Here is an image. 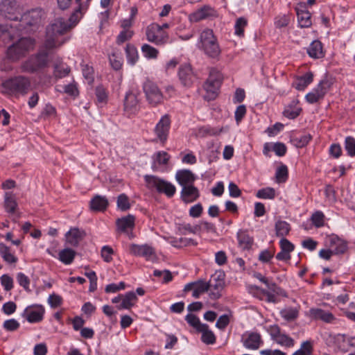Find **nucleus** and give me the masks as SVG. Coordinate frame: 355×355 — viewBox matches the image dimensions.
I'll use <instances>...</instances> for the list:
<instances>
[{"label": "nucleus", "mask_w": 355, "mask_h": 355, "mask_svg": "<svg viewBox=\"0 0 355 355\" xmlns=\"http://www.w3.org/2000/svg\"><path fill=\"white\" fill-rule=\"evenodd\" d=\"M70 30L71 26L67 19L62 17L55 19L46 28L44 47L46 50L60 47L68 40L64 35Z\"/></svg>", "instance_id": "f257e3e1"}, {"label": "nucleus", "mask_w": 355, "mask_h": 355, "mask_svg": "<svg viewBox=\"0 0 355 355\" xmlns=\"http://www.w3.org/2000/svg\"><path fill=\"white\" fill-rule=\"evenodd\" d=\"M31 89V79L24 76L10 78L4 80L1 85V92L9 96H25Z\"/></svg>", "instance_id": "f03ea898"}, {"label": "nucleus", "mask_w": 355, "mask_h": 355, "mask_svg": "<svg viewBox=\"0 0 355 355\" xmlns=\"http://www.w3.org/2000/svg\"><path fill=\"white\" fill-rule=\"evenodd\" d=\"M197 45L207 56L211 58H217L221 53L217 37L210 28H205L200 33Z\"/></svg>", "instance_id": "7ed1b4c3"}, {"label": "nucleus", "mask_w": 355, "mask_h": 355, "mask_svg": "<svg viewBox=\"0 0 355 355\" xmlns=\"http://www.w3.org/2000/svg\"><path fill=\"white\" fill-rule=\"evenodd\" d=\"M34 46V40L30 37H21L8 48L7 56L10 60L17 61L33 50Z\"/></svg>", "instance_id": "20e7f679"}, {"label": "nucleus", "mask_w": 355, "mask_h": 355, "mask_svg": "<svg viewBox=\"0 0 355 355\" xmlns=\"http://www.w3.org/2000/svg\"><path fill=\"white\" fill-rule=\"evenodd\" d=\"M43 49L22 63L21 68L23 71L33 73L46 67L50 58V50H46L44 46Z\"/></svg>", "instance_id": "39448f33"}, {"label": "nucleus", "mask_w": 355, "mask_h": 355, "mask_svg": "<svg viewBox=\"0 0 355 355\" xmlns=\"http://www.w3.org/2000/svg\"><path fill=\"white\" fill-rule=\"evenodd\" d=\"M44 12L39 8L33 9L22 15H21L19 23L15 26V28L19 31L31 32L34 30V27L40 24Z\"/></svg>", "instance_id": "423d86ee"}, {"label": "nucleus", "mask_w": 355, "mask_h": 355, "mask_svg": "<svg viewBox=\"0 0 355 355\" xmlns=\"http://www.w3.org/2000/svg\"><path fill=\"white\" fill-rule=\"evenodd\" d=\"M144 179L148 187L155 189L157 192L164 193L168 198L173 197L176 192L173 184L157 176L146 175Z\"/></svg>", "instance_id": "0eeeda50"}, {"label": "nucleus", "mask_w": 355, "mask_h": 355, "mask_svg": "<svg viewBox=\"0 0 355 355\" xmlns=\"http://www.w3.org/2000/svg\"><path fill=\"white\" fill-rule=\"evenodd\" d=\"M142 87L146 98L151 106L155 107L163 103L164 95L156 83L146 79Z\"/></svg>", "instance_id": "6e6552de"}, {"label": "nucleus", "mask_w": 355, "mask_h": 355, "mask_svg": "<svg viewBox=\"0 0 355 355\" xmlns=\"http://www.w3.org/2000/svg\"><path fill=\"white\" fill-rule=\"evenodd\" d=\"M267 332L272 340L286 348H292L295 346V341L288 334L283 333L277 324H272L268 327Z\"/></svg>", "instance_id": "1a4fd4ad"}, {"label": "nucleus", "mask_w": 355, "mask_h": 355, "mask_svg": "<svg viewBox=\"0 0 355 355\" xmlns=\"http://www.w3.org/2000/svg\"><path fill=\"white\" fill-rule=\"evenodd\" d=\"M146 36L148 42L157 46L166 44L169 39L168 33L162 31L159 25L155 23L146 28Z\"/></svg>", "instance_id": "9d476101"}, {"label": "nucleus", "mask_w": 355, "mask_h": 355, "mask_svg": "<svg viewBox=\"0 0 355 355\" xmlns=\"http://www.w3.org/2000/svg\"><path fill=\"white\" fill-rule=\"evenodd\" d=\"M0 14L10 20H17L21 8L16 0H2L0 2Z\"/></svg>", "instance_id": "9b49d317"}, {"label": "nucleus", "mask_w": 355, "mask_h": 355, "mask_svg": "<svg viewBox=\"0 0 355 355\" xmlns=\"http://www.w3.org/2000/svg\"><path fill=\"white\" fill-rule=\"evenodd\" d=\"M331 87V83L324 78L320 81L315 87L306 94L305 99L309 104H313L322 100Z\"/></svg>", "instance_id": "f8f14e48"}, {"label": "nucleus", "mask_w": 355, "mask_h": 355, "mask_svg": "<svg viewBox=\"0 0 355 355\" xmlns=\"http://www.w3.org/2000/svg\"><path fill=\"white\" fill-rule=\"evenodd\" d=\"M222 81L221 74L216 70L210 71L209 78L204 84V89L207 93L209 99H214Z\"/></svg>", "instance_id": "ddd939ff"}, {"label": "nucleus", "mask_w": 355, "mask_h": 355, "mask_svg": "<svg viewBox=\"0 0 355 355\" xmlns=\"http://www.w3.org/2000/svg\"><path fill=\"white\" fill-rule=\"evenodd\" d=\"M241 342L243 347L249 350H257L263 345L260 333L252 331L244 332L241 336Z\"/></svg>", "instance_id": "4468645a"}, {"label": "nucleus", "mask_w": 355, "mask_h": 355, "mask_svg": "<svg viewBox=\"0 0 355 355\" xmlns=\"http://www.w3.org/2000/svg\"><path fill=\"white\" fill-rule=\"evenodd\" d=\"M129 251L131 254L137 257H142L146 261L155 262L157 259L155 249L148 244H130L129 246Z\"/></svg>", "instance_id": "2eb2a0df"}, {"label": "nucleus", "mask_w": 355, "mask_h": 355, "mask_svg": "<svg viewBox=\"0 0 355 355\" xmlns=\"http://www.w3.org/2000/svg\"><path fill=\"white\" fill-rule=\"evenodd\" d=\"M45 313V309L41 304H31L28 306L21 313L22 318L29 323H38L42 321Z\"/></svg>", "instance_id": "dca6fc26"}, {"label": "nucleus", "mask_w": 355, "mask_h": 355, "mask_svg": "<svg viewBox=\"0 0 355 355\" xmlns=\"http://www.w3.org/2000/svg\"><path fill=\"white\" fill-rule=\"evenodd\" d=\"M225 275L222 272L215 273L211 276L208 283L209 289V297L216 300L221 296V292L225 286Z\"/></svg>", "instance_id": "f3484780"}, {"label": "nucleus", "mask_w": 355, "mask_h": 355, "mask_svg": "<svg viewBox=\"0 0 355 355\" xmlns=\"http://www.w3.org/2000/svg\"><path fill=\"white\" fill-rule=\"evenodd\" d=\"M325 246L332 250L334 254H343L348 250L347 242L336 234H331L325 238Z\"/></svg>", "instance_id": "a211bd4d"}, {"label": "nucleus", "mask_w": 355, "mask_h": 355, "mask_svg": "<svg viewBox=\"0 0 355 355\" xmlns=\"http://www.w3.org/2000/svg\"><path fill=\"white\" fill-rule=\"evenodd\" d=\"M171 123V116L168 114H164L160 118L154 128V132L157 138L162 143L167 140Z\"/></svg>", "instance_id": "6ab92c4d"}, {"label": "nucleus", "mask_w": 355, "mask_h": 355, "mask_svg": "<svg viewBox=\"0 0 355 355\" xmlns=\"http://www.w3.org/2000/svg\"><path fill=\"white\" fill-rule=\"evenodd\" d=\"M123 110L128 116L135 114L139 110V101L137 95L132 92L126 93L123 103Z\"/></svg>", "instance_id": "aec40b11"}, {"label": "nucleus", "mask_w": 355, "mask_h": 355, "mask_svg": "<svg viewBox=\"0 0 355 355\" xmlns=\"http://www.w3.org/2000/svg\"><path fill=\"white\" fill-rule=\"evenodd\" d=\"M184 291H191L192 296L194 298H199L201 295L206 292L209 294L208 283L204 280H198L186 284Z\"/></svg>", "instance_id": "412c9836"}, {"label": "nucleus", "mask_w": 355, "mask_h": 355, "mask_svg": "<svg viewBox=\"0 0 355 355\" xmlns=\"http://www.w3.org/2000/svg\"><path fill=\"white\" fill-rule=\"evenodd\" d=\"M299 26L302 28L310 27L312 24L311 13L306 10L304 3H300L295 7Z\"/></svg>", "instance_id": "4be33fe9"}, {"label": "nucleus", "mask_w": 355, "mask_h": 355, "mask_svg": "<svg viewBox=\"0 0 355 355\" xmlns=\"http://www.w3.org/2000/svg\"><path fill=\"white\" fill-rule=\"evenodd\" d=\"M307 315L312 320H320L326 323H331L336 320L332 313L321 308L311 309Z\"/></svg>", "instance_id": "5701e85b"}, {"label": "nucleus", "mask_w": 355, "mask_h": 355, "mask_svg": "<svg viewBox=\"0 0 355 355\" xmlns=\"http://www.w3.org/2000/svg\"><path fill=\"white\" fill-rule=\"evenodd\" d=\"M179 79L182 85L190 87L195 80V76L190 64H184L180 66L178 71Z\"/></svg>", "instance_id": "b1692460"}, {"label": "nucleus", "mask_w": 355, "mask_h": 355, "mask_svg": "<svg viewBox=\"0 0 355 355\" xmlns=\"http://www.w3.org/2000/svg\"><path fill=\"white\" fill-rule=\"evenodd\" d=\"M181 198L185 203H191L196 201L200 196V192L193 184H190L182 188Z\"/></svg>", "instance_id": "393cba45"}, {"label": "nucleus", "mask_w": 355, "mask_h": 355, "mask_svg": "<svg viewBox=\"0 0 355 355\" xmlns=\"http://www.w3.org/2000/svg\"><path fill=\"white\" fill-rule=\"evenodd\" d=\"M175 180L182 188L190 184H193L196 177L190 170L183 169L176 172Z\"/></svg>", "instance_id": "a878e982"}, {"label": "nucleus", "mask_w": 355, "mask_h": 355, "mask_svg": "<svg viewBox=\"0 0 355 355\" xmlns=\"http://www.w3.org/2000/svg\"><path fill=\"white\" fill-rule=\"evenodd\" d=\"M86 234L84 230L77 227L71 228L65 234L67 242L72 246H77Z\"/></svg>", "instance_id": "bb28decb"}, {"label": "nucleus", "mask_w": 355, "mask_h": 355, "mask_svg": "<svg viewBox=\"0 0 355 355\" xmlns=\"http://www.w3.org/2000/svg\"><path fill=\"white\" fill-rule=\"evenodd\" d=\"M214 10L209 6H204L193 12L189 16V20L191 23H196L214 15Z\"/></svg>", "instance_id": "cd10ccee"}, {"label": "nucleus", "mask_w": 355, "mask_h": 355, "mask_svg": "<svg viewBox=\"0 0 355 355\" xmlns=\"http://www.w3.org/2000/svg\"><path fill=\"white\" fill-rule=\"evenodd\" d=\"M135 218L132 215L119 218L116 221L117 227L121 232H128L135 227Z\"/></svg>", "instance_id": "c85d7f7f"}, {"label": "nucleus", "mask_w": 355, "mask_h": 355, "mask_svg": "<svg viewBox=\"0 0 355 355\" xmlns=\"http://www.w3.org/2000/svg\"><path fill=\"white\" fill-rule=\"evenodd\" d=\"M307 53L313 58H322L324 53L321 42L319 40L313 41L307 49Z\"/></svg>", "instance_id": "c756f323"}, {"label": "nucleus", "mask_w": 355, "mask_h": 355, "mask_svg": "<svg viewBox=\"0 0 355 355\" xmlns=\"http://www.w3.org/2000/svg\"><path fill=\"white\" fill-rule=\"evenodd\" d=\"M299 101L297 100H293L291 103L285 108L284 111V115L291 119H294L297 117L302 109L298 106Z\"/></svg>", "instance_id": "7c9ffc66"}, {"label": "nucleus", "mask_w": 355, "mask_h": 355, "mask_svg": "<svg viewBox=\"0 0 355 355\" xmlns=\"http://www.w3.org/2000/svg\"><path fill=\"white\" fill-rule=\"evenodd\" d=\"M313 80V75L311 72H307L304 75L296 78L294 86L296 89L304 90Z\"/></svg>", "instance_id": "2f4dec72"}, {"label": "nucleus", "mask_w": 355, "mask_h": 355, "mask_svg": "<svg viewBox=\"0 0 355 355\" xmlns=\"http://www.w3.org/2000/svg\"><path fill=\"white\" fill-rule=\"evenodd\" d=\"M279 314L284 320L293 322L299 316V308L286 306L280 311Z\"/></svg>", "instance_id": "473e14b6"}, {"label": "nucleus", "mask_w": 355, "mask_h": 355, "mask_svg": "<svg viewBox=\"0 0 355 355\" xmlns=\"http://www.w3.org/2000/svg\"><path fill=\"white\" fill-rule=\"evenodd\" d=\"M137 301L136 294L131 291L122 295L121 304L119 306V309H129L133 306Z\"/></svg>", "instance_id": "72a5a7b5"}, {"label": "nucleus", "mask_w": 355, "mask_h": 355, "mask_svg": "<svg viewBox=\"0 0 355 355\" xmlns=\"http://www.w3.org/2000/svg\"><path fill=\"white\" fill-rule=\"evenodd\" d=\"M107 205V198L101 196H95L90 202V207L94 211H104Z\"/></svg>", "instance_id": "f704fd0d"}, {"label": "nucleus", "mask_w": 355, "mask_h": 355, "mask_svg": "<svg viewBox=\"0 0 355 355\" xmlns=\"http://www.w3.org/2000/svg\"><path fill=\"white\" fill-rule=\"evenodd\" d=\"M237 239L239 246L243 250L250 249L253 243V239L245 231L237 233Z\"/></svg>", "instance_id": "c9c22d12"}, {"label": "nucleus", "mask_w": 355, "mask_h": 355, "mask_svg": "<svg viewBox=\"0 0 355 355\" xmlns=\"http://www.w3.org/2000/svg\"><path fill=\"white\" fill-rule=\"evenodd\" d=\"M4 207L6 211L10 214H14L17 207L15 196L10 192H6L4 196Z\"/></svg>", "instance_id": "e433bc0d"}, {"label": "nucleus", "mask_w": 355, "mask_h": 355, "mask_svg": "<svg viewBox=\"0 0 355 355\" xmlns=\"http://www.w3.org/2000/svg\"><path fill=\"white\" fill-rule=\"evenodd\" d=\"M0 254L3 259L8 263H15L17 258L12 252L10 248L3 243H0Z\"/></svg>", "instance_id": "4c0bfd02"}, {"label": "nucleus", "mask_w": 355, "mask_h": 355, "mask_svg": "<svg viewBox=\"0 0 355 355\" xmlns=\"http://www.w3.org/2000/svg\"><path fill=\"white\" fill-rule=\"evenodd\" d=\"M87 9V8H80V4H78V7L75 9L67 21L69 26H71V29L76 26Z\"/></svg>", "instance_id": "58836bf2"}, {"label": "nucleus", "mask_w": 355, "mask_h": 355, "mask_svg": "<svg viewBox=\"0 0 355 355\" xmlns=\"http://www.w3.org/2000/svg\"><path fill=\"white\" fill-rule=\"evenodd\" d=\"M153 168H157L161 165H166L171 156L164 151H159L155 153L153 157Z\"/></svg>", "instance_id": "ea45409f"}, {"label": "nucleus", "mask_w": 355, "mask_h": 355, "mask_svg": "<svg viewBox=\"0 0 355 355\" xmlns=\"http://www.w3.org/2000/svg\"><path fill=\"white\" fill-rule=\"evenodd\" d=\"M59 260L65 265L71 264L76 256V252L70 248H65L59 252Z\"/></svg>", "instance_id": "a19ab883"}, {"label": "nucleus", "mask_w": 355, "mask_h": 355, "mask_svg": "<svg viewBox=\"0 0 355 355\" xmlns=\"http://www.w3.org/2000/svg\"><path fill=\"white\" fill-rule=\"evenodd\" d=\"M201 327L202 328L198 331L202 333V341L207 345L214 344L216 341V336L214 333L209 329L207 324H205Z\"/></svg>", "instance_id": "79ce46f5"}, {"label": "nucleus", "mask_w": 355, "mask_h": 355, "mask_svg": "<svg viewBox=\"0 0 355 355\" xmlns=\"http://www.w3.org/2000/svg\"><path fill=\"white\" fill-rule=\"evenodd\" d=\"M313 352V344L311 340L303 341L300 349L296 350L292 355H312Z\"/></svg>", "instance_id": "37998d69"}, {"label": "nucleus", "mask_w": 355, "mask_h": 355, "mask_svg": "<svg viewBox=\"0 0 355 355\" xmlns=\"http://www.w3.org/2000/svg\"><path fill=\"white\" fill-rule=\"evenodd\" d=\"M125 54L128 62L134 65L138 60L139 55L136 47L130 44H128L125 47Z\"/></svg>", "instance_id": "c03bdc74"}, {"label": "nucleus", "mask_w": 355, "mask_h": 355, "mask_svg": "<svg viewBox=\"0 0 355 355\" xmlns=\"http://www.w3.org/2000/svg\"><path fill=\"white\" fill-rule=\"evenodd\" d=\"M276 235L279 237H284L288 234L291 226L288 223L284 220H278L275 223Z\"/></svg>", "instance_id": "a18cd8bd"}, {"label": "nucleus", "mask_w": 355, "mask_h": 355, "mask_svg": "<svg viewBox=\"0 0 355 355\" xmlns=\"http://www.w3.org/2000/svg\"><path fill=\"white\" fill-rule=\"evenodd\" d=\"M141 50L144 56L148 59H155L159 54V51L157 49L148 44H143Z\"/></svg>", "instance_id": "49530a36"}, {"label": "nucleus", "mask_w": 355, "mask_h": 355, "mask_svg": "<svg viewBox=\"0 0 355 355\" xmlns=\"http://www.w3.org/2000/svg\"><path fill=\"white\" fill-rule=\"evenodd\" d=\"M276 196L275 190L271 187L259 189L256 196L261 199H274Z\"/></svg>", "instance_id": "de8ad7c7"}, {"label": "nucleus", "mask_w": 355, "mask_h": 355, "mask_svg": "<svg viewBox=\"0 0 355 355\" xmlns=\"http://www.w3.org/2000/svg\"><path fill=\"white\" fill-rule=\"evenodd\" d=\"M110 62L112 68L115 70L121 69L123 63V58L120 53H113L109 57Z\"/></svg>", "instance_id": "09e8293b"}, {"label": "nucleus", "mask_w": 355, "mask_h": 355, "mask_svg": "<svg viewBox=\"0 0 355 355\" xmlns=\"http://www.w3.org/2000/svg\"><path fill=\"white\" fill-rule=\"evenodd\" d=\"M311 139V136L309 134H305L300 137H294L293 142L297 148H302L307 145Z\"/></svg>", "instance_id": "8fccbe9b"}, {"label": "nucleus", "mask_w": 355, "mask_h": 355, "mask_svg": "<svg viewBox=\"0 0 355 355\" xmlns=\"http://www.w3.org/2000/svg\"><path fill=\"white\" fill-rule=\"evenodd\" d=\"M345 149L349 156H355V139L354 137L349 136L345 138Z\"/></svg>", "instance_id": "3c124183"}, {"label": "nucleus", "mask_w": 355, "mask_h": 355, "mask_svg": "<svg viewBox=\"0 0 355 355\" xmlns=\"http://www.w3.org/2000/svg\"><path fill=\"white\" fill-rule=\"evenodd\" d=\"M247 24V20L245 18L240 17L237 19L234 25L235 34L239 37L243 36L244 29Z\"/></svg>", "instance_id": "603ef678"}, {"label": "nucleus", "mask_w": 355, "mask_h": 355, "mask_svg": "<svg viewBox=\"0 0 355 355\" xmlns=\"http://www.w3.org/2000/svg\"><path fill=\"white\" fill-rule=\"evenodd\" d=\"M185 320L187 322L198 331L202 328L201 326H204L205 324L200 322V319L194 314L189 313L186 315Z\"/></svg>", "instance_id": "864d4df0"}, {"label": "nucleus", "mask_w": 355, "mask_h": 355, "mask_svg": "<svg viewBox=\"0 0 355 355\" xmlns=\"http://www.w3.org/2000/svg\"><path fill=\"white\" fill-rule=\"evenodd\" d=\"M276 180L278 183L286 182L288 178V168L285 165L279 166L275 173Z\"/></svg>", "instance_id": "5fc2aeb1"}, {"label": "nucleus", "mask_w": 355, "mask_h": 355, "mask_svg": "<svg viewBox=\"0 0 355 355\" xmlns=\"http://www.w3.org/2000/svg\"><path fill=\"white\" fill-rule=\"evenodd\" d=\"M290 22V16L288 15H279L275 19V25L277 28H282L288 25Z\"/></svg>", "instance_id": "6e6d98bb"}, {"label": "nucleus", "mask_w": 355, "mask_h": 355, "mask_svg": "<svg viewBox=\"0 0 355 355\" xmlns=\"http://www.w3.org/2000/svg\"><path fill=\"white\" fill-rule=\"evenodd\" d=\"M311 221L316 227H322L324 224V214L320 211H315L311 216Z\"/></svg>", "instance_id": "4d7b16f0"}, {"label": "nucleus", "mask_w": 355, "mask_h": 355, "mask_svg": "<svg viewBox=\"0 0 355 355\" xmlns=\"http://www.w3.org/2000/svg\"><path fill=\"white\" fill-rule=\"evenodd\" d=\"M117 207L119 209L122 211H125L130 209V205L129 202V199L125 194L122 193L118 196Z\"/></svg>", "instance_id": "13d9d810"}, {"label": "nucleus", "mask_w": 355, "mask_h": 355, "mask_svg": "<svg viewBox=\"0 0 355 355\" xmlns=\"http://www.w3.org/2000/svg\"><path fill=\"white\" fill-rule=\"evenodd\" d=\"M133 35V31L130 29H123L122 31L120 32L116 38V42L119 44H123L125 42L131 39Z\"/></svg>", "instance_id": "bf43d9fd"}, {"label": "nucleus", "mask_w": 355, "mask_h": 355, "mask_svg": "<svg viewBox=\"0 0 355 355\" xmlns=\"http://www.w3.org/2000/svg\"><path fill=\"white\" fill-rule=\"evenodd\" d=\"M113 254L114 250L109 245H104L101 248V257L107 263H110L112 260Z\"/></svg>", "instance_id": "052dcab7"}, {"label": "nucleus", "mask_w": 355, "mask_h": 355, "mask_svg": "<svg viewBox=\"0 0 355 355\" xmlns=\"http://www.w3.org/2000/svg\"><path fill=\"white\" fill-rule=\"evenodd\" d=\"M63 92L69 96L76 97L78 95V89L75 83L65 85L62 87Z\"/></svg>", "instance_id": "680f3d73"}, {"label": "nucleus", "mask_w": 355, "mask_h": 355, "mask_svg": "<svg viewBox=\"0 0 355 355\" xmlns=\"http://www.w3.org/2000/svg\"><path fill=\"white\" fill-rule=\"evenodd\" d=\"M69 69L65 65H56L54 69V75L55 77L61 78L68 75Z\"/></svg>", "instance_id": "e2e57ef3"}, {"label": "nucleus", "mask_w": 355, "mask_h": 355, "mask_svg": "<svg viewBox=\"0 0 355 355\" xmlns=\"http://www.w3.org/2000/svg\"><path fill=\"white\" fill-rule=\"evenodd\" d=\"M153 275L157 277H162L163 279V282H168L172 279V275L169 270H155L153 271Z\"/></svg>", "instance_id": "0e129e2a"}, {"label": "nucleus", "mask_w": 355, "mask_h": 355, "mask_svg": "<svg viewBox=\"0 0 355 355\" xmlns=\"http://www.w3.org/2000/svg\"><path fill=\"white\" fill-rule=\"evenodd\" d=\"M17 280L19 284L22 286L25 290H29L30 280L28 277L22 272H19L17 275Z\"/></svg>", "instance_id": "69168bd1"}, {"label": "nucleus", "mask_w": 355, "mask_h": 355, "mask_svg": "<svg viewBox=\"0 0 355 355\" xmlns=\"http://www.w3.org/2000/svg\"><path fill=\"white\" fill-rule=\"evenodd\" d=\"M1 284L3 286L4 289L7 291H10L13 287L12 279L7 275H3L0 278Z\"/></svg>", "instance_id": "338daca9"}, {"label": "nucleus", "mask_w": 355, "mask_h": 355, "mask_svg": "<svg viewBox=\"0 0 355 355\" xmlns=\"http://www.w3.org/2000/svg\"><path fill=\"white\" fill-rule=\"evenodd\" d=\"M3 328L7 331H12L19 327V323L15 319L7 320L3 323Z\"/></svg>", "instance_id": "774afa93"}]
</instances>
